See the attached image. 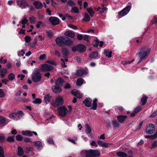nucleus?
Instances as JSON below:
<instances>
[{
	"label": "nucleus",
	"instance_id": "e2e57ef3",
	"mask_svg": "<svg viewBox=\"0 0 157 157\" xmlns=\"http://www.w3.org/2000/svg\"><path fill=\"white\" fill-rule=\"evenodd\" d=\"M46 62L48 63L51 64L55 66V65H56V63L55 62H53V61H52V60L47 61H46Z\"/></svg>",
	"mask_w": 157,
	"mask_h": 157
},
{
	"label": "nucleus",
	"instance_id": "052dcab7",
	"mask_svg": "<svg viewBox=\"0 0 157 157\" xmlns=\"http://www.w3.org/2000/svg\"><path fill=\"white\" fill-rule=\"evenodd\" d=\"M157 115V111H155L152 114H151L150 116V117L152 118L155 117Z\"/></svg>",
	"mask_w": 157,
	"mask_h": 157
},
{
	"label": "nucleus",
	"instance_id": "bb28decb",
	"mask_svg": "<svg viewBox=\"0 0 157 157\" xmlns=\"http://www.w3.org/2000/svg\"><path fill=\"white\" fill-rule=\"evenodd\" d=\"M22 134L25 136H32V132L30 131H23Z\"/></svg>",
	"mask_w": 157,
	"mask_h": 157
},
{
	"label": "nucleus",
	"instance_id": "7c9ffc66",
	"mask_svg": "<svg viewBox=\"0 0 157 157\" xmlns=\"http://www.w3.org/2000/svg\"><path fill=\"white\" fill-rule=\"evenodd\" d=\"M97 99L95 98L93 101V106L90 109L95 110L97 107Z\"/></svg>",
	"mask_w": 157,
	"mask_h": 157
},
{
	"label": "nucleus",
	"instance_id": "dca6fc26",
	"mask_svg": "<svg viewBox=\"0 0 157 157\" xmlns=\"http://www.w3.org/2000/svg\"><path fill=\"white\" fill-rule=\"evenodd\" d=\"M9 117L11 119L16 120L20 119V115H19V114L17 113H13L10 114Z\"/></svg>",
	"mask_w": 157,
	"mask_h": 157
},
{
	"label": "nucleus",
	"instance_id": "69168bd1",
	"mask_svg": "<svg viewBox=\"0 0 157 157\" xmlns=\"http://www.w3.org/2000/svg\"><path fill=\"white\" fill-rule=\"evenodd\" d=\"M77 38L78 40H81L83 38V36L82 34H79L77 35Z\"/></svg>",
	"mask_w": 157,
	"mask_h": 157
},
{
	"label": "nucleus",
	"instance_id": "49530a36",
	"mask_svg": "<svg viewBox=\"0 0 157 157\" xmlns=\"http://www.w3.org/2000/svg\"><path fill=\"white\" fill-rule=\"evenodd\" d=\"M142 109V107L140 106H139L135 109L134 111L136 113L140 111Z\"/></svg>",
	"mask_w": 157,
	"mask_h": 157
},
{
	"label": "nucleus",
	"instance_id": "423d86ee",
	"mask_svg": "<svg viewBox=\"0 0 157 157\" xmlns=\"http://www.w3.org/2000/svg\"><path fill=\"white\" fill-rule=\"evenodd\" d=\"M131 8V6H128L123 9L121 11L118 12V15L121 17L126 15L129 12Z\"/></svg>",
	"mask_w": 157,
	"mask_h": 157
},
{
	"label": "nucleus",
	"instance_id": "6e6d98bb",
	"mask_svg": "<svg viewBox=\"0 0 157 157\" xmlns=\"http://www.w3.org/2000/svg\"><path fill=\"white\" fill-rule=\"evenodd\" d=\"M72 51L73 52H75L76 51L78 52V45L77 46H73L72 47Z\"/></svg>",
	"mask_w": 157,
	"mask_h": 157
},
{
	"label": "nucleus",
	"instance_id": "4be33fe9",
	"mask_svg": "<svg viewBox=\"0 0 157 157\" xmlns=\"http://www.w3.org/2000/svg\"><path fill=\"white\" fill-rule=\"evenodd\" d=\"M117 118L118 121L120 123H122L127 118V116L125 115H120L118 116Z\"/></svg>",
	"mask_w": 157,
	"mask_h": 157
},
{
	"label": "nucleus",
	"instance_id": "f3484780",
	"mask_svg": "<svg viewBox=\"0 0 157 157\" xmlns=\"http://www.w3.org/2000/svg\"><path fill=\"white\" fill-rule=\"evenodd\" d=\"M78 52H79L83 53L85 52L86 49L85 46L82 44L78 45Z\"/></svg>",
	"mask_w": 157,
	"mask_h": 157
},
{
	"label": "nucleus",
	"instance_id": "72a5a7b5",
	"mask_svg": "<svg viewBox=\"0 0 157 157\" xmlns=\"http://www.w3.org/2000/svg\"><path fill=\"white\" fill-rule=\"evenodd\" d=\"M84 80L82 78H79L77 79L76 85L78 86H80L83 83Z\"/></svg>",
	"mask_w": 157,
	"mask_h": 157
},
{
	"label": "nucleus",
	"instance_id": "f704fd0d",
	"mask_svg": "<svg viewBox=\"0 0 157 157\" xmlns=\"http://www.w3.org/2000/svg\"><path fill=\"white\" fill-rule=\"evenodd\" d=\"M86 72L85 70L83 69H81L77 71L76 72V75L80 76H81L85 74Z\"/></svg>",
	"mask_w": 157,
	"mask_h": 157
},
{
	"label": "nucleus",
	"instance_id": "4d7b16f0",
	"mask_svg": "<svg viewBox=\"0 0 157 157\" xmlns=\"http://www.w3.org/2000/svg\"><path fill=\"white\" fill-rule=\"evenodd\" d=\"M46 58V55L44 54L41 55L39 57L40 60H43Z\"/></svg>",
	"mask_w": 157,
	"mask_h": 157
},
{
	"label": "nucleus",
	"instance_id": "bf43d9fd",
	"mask_svg": "<svg viewBox=\"0 0 157 157\" xmlns=\"http://www.w3.org/2000/svg\"><path fill=\"white\" fill-rule=\"evenodd\" d=\"M5 94L3 91L0 89V98H3Z\"/></svg>",
	"mask_w": 157,
	"mask_h": 157
},
{
	"label": "nucleus",
	"instance_id": "aec40b11",
	"mask_svg": "<svg viewBox=\"0 0 157 157\" xmlns=\"http://www.w3.org/2000/svg\"><path fill=\"white\" fill-rule=\"evenodd\" d=\"M98 144L100 146L105 147H108L109 144L105 143L101 140H98Z\"/></svg>",
	"mask_w": 157,
	"mask_h": 157
},
{
	"label": "nucleus",
	"instance_id": "a18cd8bd",
	"mask_svg": "<svg viewBox=\"0 0 157 157\" xmlns=\"http://www.w3.org/2000/svg\"><path fill=\"white\" fill-rule=\"evenodd\" d=\"M79 92L80 91L79 90H76L75 89L72 91L71 93L72 94L75 96L78 94L79 93Z\"/></svg>",
	"mask_w": 157,
	"mask_h": 157
},
{
	"label": "nucleus",
	"instance_id": "0eeeda50",
	"mask_svg": "<svg viewBox=\"0 0 157 157\" xmlns=\"http://www.w3.org/2000/svg\"><path fill=\"white\" fill-rule=\"evenodd\" d=\"M53 69V67L52 66L48 64H43L41 68V69L44 72L49 71Z\"/></svg>",
	"mask_w": 157,
	"mask_h": 157
},
{
	"label": "nucleus",
	"instance_id": "864d4df0",
	"mask_svg": "<svg viewBox=\"0 0 157 157\" xmlns=\"http://www.w3.org/2000/svg\"><path fill=\"white\" fill-rule=\"evenodd\" d=\"M67 4L70 6H71L75 4L74 2L71 0L68 1L67 2Z\"/></svg>",
	"mask_w": 157,
	"mask_h": 157
},
{
	"label": "nucleus",
	"instance_id": "4468645a",
	"mask_svg": "<svg viewBox=\"0 0 157 157\" xmlns=\"http://www.w3.org/2000/svg\"><path fill=\"white\" fill-rule=\"evenodd\" d=\"M65 36L71 37L74 38L75 36L74 32L71 30H68L66 31L64 33Z\"/></svg>",
	"mask_w": 157,
	"mask_h": 157
},
{
	"label": "nucleus",
	"instance_id": "774afa93",
	"mask_svg": "<svg viewBox=\"0 0 157 157\" xmlns=\"http://www.w3.org/2000/svg\"><path fill=\"white\" fill-rule=\"evenodd\" d=\"M152 24H156L157 23V18L156 17L154 18L151 21Z\"/></svg>",
	"mask_w": 157,
	"mask_h": 157
},
{
	"label": "nucleus",
	"instance_id": "603ef678",
	"mask_svg": "<svg viewBox=\"0 0 157 157\" xmlns=\"http://www.w3.org/2000/svg\"><path fill=\"white\" fill-rule=\"evenodd\" d=\"M134 59H133L132 60L130 61H125L122 62V63L124 65L127 64H129L133 61H134Z\"/></svg>",
	"mask_w": 157,
	"mask_h": 157
},
{
	"label": "nucleus",
	"instance_id": "c9c22d12",
	"mask_svg": "<svg viewBox=\"0 0 157 157\" xmlns=\"http://www.w3.org/2000/svg\"><path fill=\"white\" fill-rule=\"evenodd\" d=\"M86 10L91 16H93L94 14V12L91 8H87Z\"/></svg>",
	"mask_w": 157,
	"mask_h": 157
},
{
	"label": "nucleus",
	"instance_id": "9d476101",
	"mask_svg": "<svg viewBox=\"0 0 157 157\" xmlns=\"http://www.w3.org/2000/svg\"><path fill=\"white\" fill-rule=\"evenodd\" d=\"M17 5L21 8H25L28 6L27 2L25 0L17 1Z\"/></svg>",
	"mask_w": 157,
	"mask_h": 157
},
{
	"label": "nucleus",
	"instance_id": "680f3d73",
	"mask_svg": "<svg viewBox=\"0 0 157 157\" xmlns=\"http://www.w3.org/2000/svg\"><path fill=\"white\" fill-rule=\"evenodd\" d=\"M156 146H157V140L153 142L152 147V148H154Z\"/></svg>",
	"mask_w": 157,
	"mask_h": 157
},
{
	"label": "nucleus",
	"instance_id": "473e14b6",
	"mask_svg": "<svg viewBox=\"0 0 157 157\" xmlns=\"http://www.w3.org/2000/svg\"><path fill=\"white\" fill-rule=\"evenodd\" d=\"M98 52H92L89 55V57L90 58L95 59L98 56Z\"/></svg>",
	"mask_w": 157,
	"mask_h": 157
},
{
	"label": "nucleus",
	"instance_id": "f257e3e1",
	"mask_svg": "<svg viewBox=\"0 0 157 157\" xmlns=\"http://www.w3.org/2000/svg\"><path fill=\"white\" fill-rule=\"evenodd\" d=\"M151 50V48H148L147 46L141 48L140 51L137 54L139 55L140 60L138 63L141 62L147 58L150 53Z\"/></svg>",
	"mask_w": 157,
	"mask_h": 157
},
{
	"label": "nucleus",
	"instance_id": "c85d7f7f",
	"mask_svg": "<svg viewBox=\"0 0 157 157\" xmlns=\"http://www.w3.org/2000/svg\"><path fill=\"white\" fill-rule=\"evenodd\" d=\"M35 146L38 149H40L42 148V144L39 141L35 142Z\"/></svg>",
	"mask_w": 157,
	"mask_h": 157
},
{
	"label": "nucleus",
	"instance_id": "13d9d810",
	"mask_svg": "<svg viewBox=\"0 0 157 157\" xmlns=\"http://www.w3.org/2000/svg\"><path fill=\"white\" fill-rule=\"evenodd\" d=\"M98 44L99 42L97 40H95L93 43V46L95 47H98Z\"/></svg>",
	"mask_w": 157,
	"mask_h": 157
},
{
	"label": "nucleus",
	"instance_id": "6ab92c4d",
	"mask_svg": "<svg viewBox=\"0 0 157 157\" xmlns=\"http://www.w3.org/2000/svg\"><path fill=\"white\" fill-rule=\"evenodd\" d=\"M65 81L63 79L61 78H58L56 82V85L58 86H62L63 84L64 83Z\"/></svg>",
	"mask_w": 157,
	"mask_h": 157
},
{
	"label": "nucleus",
	"instance_id": "2eb2a0df",
	"mask_svg": "<svg viewBox=\"0 0 157 157\" xmlns=\"http://www.w3.org/2000/svg\"><path fill=\"white\" fill-rule=\"evenodd\" d=\"M52 90L54 93L57 94L62 91L61 88L59 86L54 85L52 87Z\"/></svg>",
	"mask_w": 157,
	"mask_h": 157
},
{
	"label": "nucleus",
	"instance_id": "393cba45",
	"mask_svg": "<svg viewBox=\"0 0 157 157\" xmlns=\"http://www.w3.org/2000/svg\"><path fill=\"white\" fill-rule=\"evenodd\" d=\"M52 96L49 94L46 95L44 97L45 102L47 104L49 103L51 100Z\"/></svg>",
	"mask_w": 157,
	"mask_h": 157
},
{
	"label": "nucleus",
	"instance_id": "ddd939ff",
	"mask_svg": "<svg viewBox=\"0 0 157 157\" xmlns=\"http://www.w3.org/2000/svg\"><path fill=\"white\" fill-rule=\"evenodd\" d=\"M92 100L90 98H86L83 102V104L87 107H90L92 105Z\"/></svg>",
	"mask_w": 157,
	"mask_h": 157
},
{
	"label": "nucleus",
	"instance_id": "5701e85b",
	"mask_svg": "<svg viewBox=\"0 0 157 157\" xmlns=\"http://www.w3.org/2000/svg\"><path fill=\"white\" fill-rule=\"evenodd\" d=\"M147 97L144 96L141 99V105H144L147 102Z\"/></svg>",
	"mask_w": 157,
	"mask_h": 157
},
{
	"label": "nucleus",
	"instance_id": "c756f323",
	"mask_svg": "<svg viewBox=\"0 0 157 157\" xmlns=\"http://www.w3.org/2000/svg\"><path fill=\"white\" fill-rule=\"evenodd\" d=\"M5 118L2 116H0V125L5 126L6 124L5 123Z\"/></svg>",
	"mask_w": 157,
	"mask_h": 157
},
{
	"label": "nucleus",
	"instance_id": "8fccbe9b",
	"mask_svg": "<svg viewBox=\"0 0 157 157\" xmlns=\"http://www.w3.org/2000/svg\"><path fill=\"white\" fill-rule=\"evenodd\" d=\"M25 41L27 43H29L31 40V37L30 36H27L25 37Z\"/></svg>",
	"mask_w": 157,
	"mask_h": 157
},
{
	"label": "nucleus",
	"instance_id": "37998d69",
	"mask_svg": "<svg viewBox=\"0 0 157 157\" xmlns=\"http://www.w3.org/2000/svg\"><path fill=\"white\" fill-rule=\"evenodd\" d=\"M29 20L31 23H34L36 20V18L34 16H32L29 17Z\"/></svg>",
	"mask_w": 157,
	"mask_h": 157
},
{
	"label": "nucleus",
	"instance_id": "f8f14e48",
	"mask_svg": "<svg viewBox=\"0 0 157 157\" xmlns=\"http://www.w3.org/2000/svg\"><path fill=\"white\" fill-rule=\"evenodd\" d=\"M63 46L64 45L69 46L73 44V41L70 39L64 36L63 40Z\"/></svg>",
	"mask_w": 157,
	"mask_h": 157
},
{
	"label": "nucleus",
	"instance_id": "20e7f679",
	"mask_svg": "<svg viewBox=\"0 0 157 157\" xmlns=\"http://www.w3.org/2000/svg\"><path fill=\"white\" fill-rule=\"evenodd\" d=\"M58 110L59 115L60 116L64 117L67 113V110L64 106L60 107L58 109Z\"/></svg>",
	"mask_w": 157,
	"mask_h": 157
},
{
	"label": "nucleus",
	"instance_id": "6e6552de",
	"mask_svg": "<svg viewBox=\"0 0 157 157\" xmlns=\"http://www.w3.org/2000/svg\"><path fill=\"white\" fill-rule=\"evenodd\" d=\"M63 103V98L61 96H59L56 98L54 105L55 106H58L62 105Z\"/></svg>",
	"mask_w": 157,
	"mask_h": 157
},
{
	"label": "nucleus",
	"instance_id": "3c124183",
	"mask_svg": "<svg viewBox=\"0 0 157 157\" xmlns=\"http://www.w3.org/2000/svg\"><path fill=\"white\" fill-rule=\"evenodd\" d=\"M71 9L73 10V12H74L75 13H79V11L78 10V9L76 7H72L71 8Z\"/></svg>",
	"mask_w": 157,
	"mask_h": 157
},
{
	"label": "nucleus",
	"instance_id": "79ce46f5",
	"mask_svg": "<svg viewBox=\"0 0 157 157\" xmlns=\"http://www.w3.org/2000/svg\"><path fill=\"white\" fill-rule=\"evenodd\" d=\"M8 78L11 81L13 80L15 78L14 75L12 73H10L8 75Z\"/></svg>",
	"mask_w": 157,
	"mask_h": 157
},
{
	"label": "nucleus",
	"instance_id": "2f4dec72",
	"mask_svg": "<svg viewBox=\"0 0 157 157\" xmlns=\"http://www.w3.org/2000/svg\"><path fill=\"white\" fill-rule=\"evenodd\" d=\"M104 52L106 57L109 58L112 57V52L111 51H109V50L106 49L104 50Z\"/></svg>",
	"mask_w": 157,
	"mask_h": 157
},
{
	"label": "nucleus",
	"instance_id": "9b49d317",
	"mask_svg": "<svg viewBox=\"0 0 157 157\" xmlns=\"http://www.w3.org/2000/svg\"><path fill=\"white\" fill-rule=\"evenodd\" d=\"M64 36L57 37L56 40V43L60 46H63V40Z\"/></svg>",
	"mask_w": 157,
	"mask_h": 157
},
{
	"label": "nucleus",
	"instance_id": "c03bdc74",
	"mask_svg": "<svg viewBox=\"0 0 157 157\" xmlns=\"http://www.w3.org/2000/svg\"><path fill=\"white\" fill-rule=\"evenodd\" d=\"M0 157H5L4 155V149L2 146H0Z\"/></svg>",
	"mask_w": 157,
	"mask_h": 157
},
{
	"label": "nucleus",
	"instance_id": "4c0bfd02",
	"mask_svg": "<svg viewBox=\"0 0 157 157\" xmlns=\"http://www.w3.org/2000/svg\"><path fill=\"white\" fill-rule=\"evenodd\" d=\"M83 20L85 21H90V17L88 13H85V16L83 18Z\"/></svg>",
	"mask_w": 157,
	"mask_h": 157
},
{
	"label": "nucleus",
	"instance_id": "09e8293b",
	"mask_svg": "<svg viewBox=\"0 0 157 157\" xmlns=\"http://www.w3.org/2000/svg\"><path fill=\"white\" fill-rule=\"evenodd\" d=\"M157 138V130L153 135H151V139H155Z\"/></svg>",
	"mask_w": 157,
	"mask_h": 157
},
{
	"label": "nucleus",
	"instance_id": "412c9836",
	"mask_svg": "<svg viewBox=\"0 0 157 157\" xmlns=\"http://www.w3.org/2000/svg\"><path fill=\"white\" fill-rule=\"evenodd\" d=\"M61 51L63 56V57H66V56H68L69 53L67 48H62Z\"/></svg>",
	"mask_w": 157,
	"mask_h": 157
},
{
	"label": "nucleus",
	"instance_id": "ea45409f",
	"mask_svg": "<svg viewBox=\"0 0 157 157\" xmlns=\"http://www.w3.org/2000/svg\"><path fill=\"white\" fill-rule=\"evenodd\" d=\"M14 136L13 135L12 136H9L8 137V138L7 139V140L9 142H13L14 141Z\"/></svg>",
	"mask_w": 157,
	"mask_h": 157
},
{
	"label": "nucleus",
	"instance_id": "1a4fd4ad",
	"mask_svg": "<svg viewBox=\"0 0 157 157\" xmlns=\"http://www.w3.org/2000/svg\"><path fill=\"white\" fill-rule=\"evenodd\" d=\"M49 21L54 25H58L59 23V19L56 17H52L49 19Z\"/></svg>",
	"mask_w": 157,
	"mask_h": 157
},
{
	"label": "nucleus",
	"instance_id": "a211bd4d",
	"mask_svg": "<svg viewBox=\"0 0 157 157\" xmlns=\"http://www.w3.org/2000/svg\"><path fill=\"white\" fill-rule=\"evenodd\" d=\"M33 4L37 9H40L43 7L42 3L39 1L34 2Z\"/></svg>",
	"mask_w": 157,
	"mask_h": 157
},
{
	"label": "nucleus",
	"instance_id": "a878e982",
	"mask_svg": "<svg viewBox=\"0 0 157 157\" xmlns=\"http://www.w3.org/2000/svg\"><path fill=\"white\" fill-rule=\"evenodd\" d=\"M17 155L19 156H22L24 154V151L22 147H19L18 148Z\"/></svg>",
	"mask_w": 157,
	"mask_h": 157
},
{
	"label": "nucleus",
	"instance_id": "f03ea898",
	"mask_svg": "<svg viewBox=\"0 0 157 157\" xmlns=\"http://www.w3.org/2000/svg\"><path fill=\"white\" fill-rule=\"evenodd\" d=\"M32 81L35 83L41 81L42 76L40 69L37 68L35 69L32 75Z\"/></svg>",
	"mask_w": 157,
	"mask_h": 157
},
{
	"label": "nucleus",
	"instance_id": "7ed1b4c3",
	"mask_svg": "<svg viewBox=\"0 0 157 157\" xmlns=\"http://www.w3.org/2000/svg\"><path fill=\"white\" fill-rule=\"evenodd\" d=\"M86 157H97L100 155V151L98 150H89L85 151Z\"/></svg>",
	"mask_w": 157,
	"mask_h": 157
},
{
	"label": "nucleus",
	"instance_id": "39448f33",
	"mask_svg": "<svg viewBox=\"0 0 157 157\" xmlns=\"http://www.w3.org/2000/svg\"><path fill=\"white\" fill-rule=\"evenodd\" d=\"M155 131V125L153 124H149L147 125L146 131L147 133L151 134L154 133Z\"/></svg>",
	"mask_w": 157,
	"mask_h": 157
},
{
	"label": "nucleus",
	"instance_id": "a19ab883",
	"mask_svg": "<svg viewBox=\"0 0 157 157\" xmlns=\"http://www.w3.org/2000/svg\"><path fill=\"white\" fill-rule=\"evenodd\" d=\"M113 126L114 128L118 127L119 125V124L118 122L115 120L113 121Z\"/></svg>",
	"mask_w": 157,
	"mask_h": 157
},
{
	"label": "nucleus",
	"instance_id": "cd10ccee",
	"mask_svg": "<svg viewBox=\"0 0 157 157\" xmlns=\"http://www.w3.org/2000/svg\"><path fill=\"white\" fill-rule=\"evenodd\" d=\"M116 155L120 157H126L127 156V155L126 153L121 151L117 152L116 153Z\"/></svg>",
	"mask_w": 157,
	"mask_h": 157
},
{
	"label": "nucleus",
	"instance_id": "e433bc0d",
	"mask_svg": "<svg viewBox=\"0 0 157 157\" xmlns=\"http://www.w3.org/2000/svg\"><path fill=\"white\" fill-rule=\"evenodd\" d=\"M85 131L87 134H90L91 132V128L89 125L87 124L85 125Z\"/></svg>",
	"mask_w": 157,
	"mask_h": 157
},
{
	"label": "nucleus",
	"instance_id": "5fc2aeb1",
	"mask_svg": "<svg viewBox=\"0 0 157 157\" xmlns=\"http://www.w3.org/2000/svg\"><path fill=\"white\" fill-rule=\"evenodd\" d=\"M68 26L69 27L74 30H76L78 29V28L76 26L71 24H68Z\"/></svg>",
	"mask_w": 157,
	"mask_h": 157
},
{
	"label": "nucleus",
	"instance_id": "b1692460",
	"mask_svg": "<svg viewBox=\"0 0 157 157\" xmlns=\"http://www.w3.org/2000/svg\"><path fill=\"white\" fill-rule=\"evenodd\" d=\"M7 71V69L5 68H2L0 69V75L1 77H4Z\"/></svg>",
	"mask_w": 157,
	"mask_h": 157
},
{
	"label": "nucleus",
	"instance_id": "338daca9",
	"mask_svg": "<svg viewBox=\"0 0 157 157\" xmlns=\"http://www.w3.org/2000/svg\"><path fill=\"white\" fill-rule=\"evenodd\" d=\"M107 10V8L106 7H104L101 9V10H100V12L101 13H103L104 12L106 11Z\"/></svg>",
	"mask_w": 157,
	"mask_h": 157
},
{
	"label": "nucleus",
	"instance_id": "0e129e2a",
	"mask_svg": "<svg viewBox=\"0 0 157 157\" xmlns=\"http://www.w3.org/2000/svg\"><path fill=\"white\" fill-rule=\"evenodd\" d=\"M28 21L27 19L24 18L22 20L21 23L22 24H26Z\"/></svg>",
	"mask_w": 157,
	"mask_h": 157
},
{
	"label": "nucleus",
	"instance_id": "de8ad7c7",
	"mask_svg": "<svg viewBox=\"0 0 157 157\" xmlns=\"http://www.w3.org/2000/svg\"><path fill=\"white\" fill-rule=\"evenodd\" d=\"M16 140L18 141H21L23 140V137L21 135H17L16 137Z\"/></svg>",
	"mask_w": 157,
	"mask_h": 157
},
{
	"label": "nucleus",
	"instance_id": "58836bf2",
	"mask_svg": "<svg viewBox=\"0 0 157 157\" xmlns=\"http://www.w3.org/2000/svg\"><path fill=\"white\" fill-rule=\"evenodd\" d=\"M41 102V100L39 98L35 99L34 100L32 101V102L34 104H40Z\"/></svg>",
	"mask_w": 157,
	"mask_h": 157
}]
</instances>
